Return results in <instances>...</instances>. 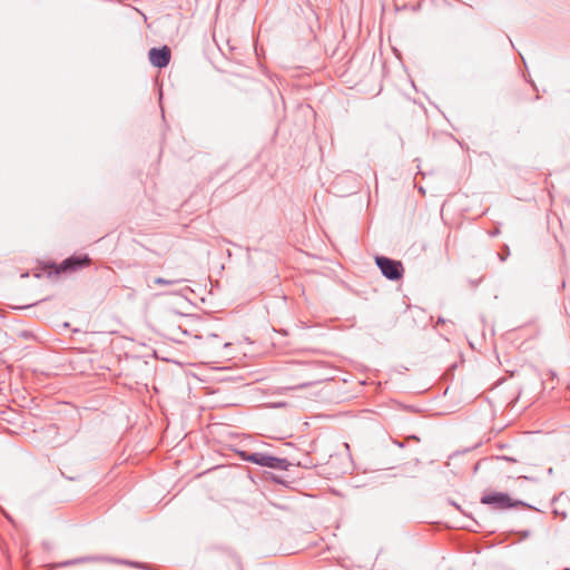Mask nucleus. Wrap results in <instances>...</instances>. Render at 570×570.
<instances>
[{
  "label": "nucleus",
  "mask_w": 570,
  "mask_h": 570,
  "mask_svg": "<svg viewBox=\"0 0 570 570\" xmlns=\"http://www.w3.org/2000/svg\"><path fill=\"white\" fill-rule=\"evenodd\" d=\"M481 503L491 505L493 509L507 510L524 505L522 501L512 499L503 492H490L481 498Z\"/></svg>",
  "instance_id": "f257e3e1"
},
{
  "label": "nucleus",
  "mask_w": 570,
  "mask_h": 570,
  "mask_svg": "<svg viewBox=\"0 0 570 570\" xmlns=\"http://www.w3.org/2000/svg\"><path fill=\"white\" fill-rule=\"evenodd\" d=\"M375 262L387 279L397 281L402 278L404 269L401 262L384 256H376Z\"/></svg>",
  "instance_id": "f03ea898"
},
{
  "label": "nucleus",
  "mask_w": 570,
  "mask_h": 570,
  "mask_svg": "<svg viewBox=\"0 0 570 570\" xmlns=\"http://www.w3.org/2000/svg\"><path fill=\"white\" fill-rule=\"evenodd\" d=\"M244 460L258 464L261 466L272 468V469H281L283 466L284 460L263 454V453H252L243 456Z\"/></svg>",
  "instance_id": "7ed1b4c3"
},
{
  "label": "nucleus",
  "mask_w": 570,
  "mask_h": 570,
  "mask_svg": "<svg viewBox=\"0 0 570 570\" xmlns=\"http://www.w3.org/2000/svg\"><path fill=\"white\" fill-rule=\"evenodd\" d=\"M149 61L157 68H165L170 61V49L167 46L161 48H151L148 52Z\"/></svg>",
  "instance_id": "20e7f679"
},
{
  "label": "nucleus",
  "mask_w": 570,
  "mask_h": 570,
  "mask_svg": "<svg viewBox=\"0 0 570 570\" xmlns=\"http://www.w3.org/2000/svg\"><path fill=\"white\" fill-rule=\"evenodd\" d=\"M89 263V259L87 257L83 258H68L66 259L61 266L60 271H68V269H76L78 267H81L83 265H87Z\"/></svg>",
  "instance_id": "39448f33"
},
{
  "label": "nucleus",
  "mask_w": 570,
  "mask_h": 570,
  "mask_svg": "<svg viewBox=\"0 0 570 570\" xmlns=\"http://www.w3.org/2000/svg\"><path fill=\"white\" fill-rule=\"evenodd\" d=\"M90 560H92V559L91 558H78V559H73V560H68V561L61 562L58 566L59 567L73 566V564L83 563V562H87V561H90Z\"/></svg>",
  "instance_id": "423d86ee"
},
{
  "label": "nucleus",
  "mask_w": 570,
  "mask_h": 570,
  "mask_svg": "<svg viewBox=\"0 0 570 570\" xmlns=\"http://www.w3.org/2000/svg\"><path fill=\"white\" fill-rule=\"evenodd\" d=\"M179 282H180L179 279H166L163 277H157L154 281V283L157 285H175V284H178Z\"/></svg>",
  "instance_id": "0eeeda50"
},
{
  "label": "nucleus",
  "mask_w": 570,
  "mask_h": 570,
  "mask_svg": "<svg viewBox=\"0 0 570 570\" xmlns=\"http://www.w3.org/2000/svg\"><path fill=\"white\" fill-rule=\"evenodd\" d=\"M217 340H218L217 335H212L210 340H208V342L206 344L208 345V347L210 350H215L217 345H220V343L216 344ZM222 346L227 347V346H229V343H222Z\"/></svg>",
  "instance_id": "6e6552de"
}]
</instances>
